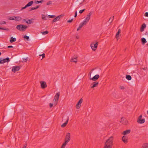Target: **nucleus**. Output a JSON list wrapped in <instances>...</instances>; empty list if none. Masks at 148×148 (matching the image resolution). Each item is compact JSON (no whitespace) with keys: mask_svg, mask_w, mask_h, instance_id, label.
<instances>
[{"mask_svg":"<svg viewBox=\"0 0 148 148\" xmlns=\"http://www.w3.org/2000/svg\"><path fill=\"white\" fill-rule=\"evenodd\" d=\"M121 31V30L120 29H118V32H117V33H116V38H117L119 37V34Z\"/></svg>","mask_w":148,"mask_h":148,"instance_id":"30","label":"nucleus"},{"mask_svg":"<svg viewBox=\"0 0 148 148\" xmlns=\"http://www.w3.org/2000/svg\"><path fill=\"white\" fill-rule=\"evenodd\" d=\"M98 44V42H97L95 44L92 43L91 44L90 47L93 51H95L96 50V49L97 48Z\"/></svg>","mask_w":148,"mask_h":148,"instance_id":"7","label":"nucleus"},{"mask_svg":"<svg viewBox=\"0 0 148 148\" xmlns=\"http://www.w3.org/2000/svg\"><path fill=\"white\" fill-rule=\"evenodd\" d=\"M41 33L43 35H45L48 34V32L47 31H46L44 32H42Z\"/></svg>","mask_w":148,"mask_h":148,"instance_id":"32","label":"nucleus"},{"mask_svg":"<svg viewBox=\"0 0 148 148\" xmlns=\"http://www.w3.org/2000/svg\"><path fill=\"white\" fill-rule=\"evenodd\" d=\"M27 7V6L26 5L25 7H23V8H21V10H22L23 9H25Z\"/></svg>","mask_w":148,"mask_h":148,"instance_id":"50","label":"nucleus"},{"mask_svg":"<svg viewBox=\"0 0 148 148\" xmlns=\"http://www.w3.org/2000/svg\"><path fill=\"white\" fill-rule=\"evenodd\" d=\"M16 39L15 38H13V37H12L10 38V42L11 43H12L16 41Z\"/></svg>","mask_w":148,"mask_h":148,"instance_id":"22","label":"nucleus"},{"mask_svg":"<svg viewBox=\"0 0 148 148\" xmlns=\"http://www.w3.org/2000/svg\"><path fill=\"white\" fill-rule=\"evenodd\" d=\"M142 115H140L138 117L137 119V122L140 124H142L144 123L145 121L144 119H142Z\"/></svg>","mask_w":148,"mask_h":148,"instance_id":"5","label":"nucleus"},{"mask_svg":"<svg viewBox=\"0 0 148 148\" xmlns=\"http://www.w3.org/2000/svg\"><path fill=\"white\" fill-rule=\"evenodd\" d=\"M35 9H36V8H35V7H32L30 8V9L29 11H32V10H35Z\"/></svg>","mask_w":148,"mask_h":148,"instance_id":"45","label":"nucleus"},{"mask_svg":"<svg viewBox=\"0 0 148 148\" xmlns=\"http://www.w3.org/2000/svg\"><path fill=\"white\" fill-rule=\"evenodd\" d=\"M141 40L142 42V44L143 45H144L147 42V41L145 38H141Z\"/></svg>","mask_w":148,"mask_h":148,"instance_id":"23","label":"nucleus"},{"mask_svg":"<svg viewBox=\"0 0 148 148\" xmlns=\"http://www.w3.org/2000/svg\"><path fill=\"white\" fill-rule=\"evenodd\" d=\"M58 100H56V99H53V103H54V107L56 106L58 102Z\"/></svg>","mask_w":148,"mask_h":148,"instance_id":"25","label":"nucleus"},{"mask_svg":"<svg viewBox=\"0 0 148 148\" xmlns=\"http://www.w3.org/2000/svg\"><path fill=\"white\" fill-rule=\"evenodd\" d=\"M6 24V22L5 21H3L2 22H1L0 23V25H2V24Z\"/></svg>","mask_w":148,"mask_h":148,"instance_id":"38","label":"nucleus"},{"mask_svg":"<svg viewBox=\"0 0 148 148\" xmlns=\"http://www.w3.org/2000/svg\"><path fill=\"white\" fill-rule=\"evenodd\" d=\"M1 55V53L0 52V56Z\"/></svg>","mask_w":148,"mask_h":148,"instance_id":"57","label":"nucleus"},{"mask_svg":"<svg viewBox=\"0 0 148 148\" xmlns=\"http://www.w3.org/2000/svg\"><path fill=\"white\" fill-rule=\"evenodd\" d=\"M120 122L122 124L125 125H127L128 123V121L127 119L123 117H122L121 119V120L120 121Z\"/></svg>","mask_w":148,"mask_h":148,"instance_id":"6","label":"nucleus"},{"mask_svg":"<svg viewBox=\"0 0 148 148\" xmlns=\"http://www.w3.org/2000/svg\"><path fill=\"white\" fill-rule=\"evenodd\" d=\"M45 54L44 53H43L42 54L40 55L39 56H42V58H44L45 57Z\"/></svg>","mask_w":148,"mask_h":148,"instance_id":"43","label":"nucleus"},{"mask_svg":"<svg viewBox=\"0 0 148 148\" xmlns=\"http://www.w3.org/2000/svg\"><path fill=\"white\" fill-rule=\"evenodd\" d=\"M52 1H48L47 3V5H49L50 4H52Z\"/></svg>","mask_w":148,"mask_h":148,"instance_id":"35","label":"nucleus"},{"mask_svg":"<svg viewBox=\"0 0 148 148\" xmlns=\"http://www.w3.org/2000/svg\"><path fill=\"white\" fill-rule=\"evenodd\" d=\"M142 148H148V143L143 144Z\"/></svg>","mask_w":148,"mask_h":148,"instance_id":"28","label":"nucleus"},{"mask_svg":"<svg viewBox=\"0 0 148 148\" xmlns=\"http://www.w3.org/2000/svg\"><path fill=\"white\" fill-rule=\"evenodd\" d=\"M15 16H11L9 17V19L12 20H14Z\"/></svg>","mask_w":148,"mask_h":148,"instance_id":"33","label":"nucleus"},{"mask_svg":"<svg viewBox=\"0 0 148 148\" xmlns=\"http://www.w3.org/2000/svg\"><path fill=\"white\" fill-rule=\"evenodd\" d=\"M98 82H94L92 83L91 84V88H92L95 87H97L98 86Z\"/></svg>","mask_w":148,"mask_h":148,"instance_id":"12","label":"nucleus"},{"mask_svg":"<svg viewBox=\"0 0 148 148\" xmlns=\"http://www.w3.org/2000/svg\"><path fill=\"white\" fill-rule=\"evenodd\" d=\"M0 29L8 30V28H3L0 27Z\"/></svg>","mask_w":148,"mask_h":148,"instance_id":"44","label":"nucleus"},{"mask_svg":"<svg viewBox=\"0 0 148 148\" xmlns=\"http://www.w3.org/2000/svg\"><path fill=\"white\" fill-rule=\"evenodd\" d=\"M42 18L43 20H46V17L44 15L42 14Z\"/></svg>","mask_w":148,"mask_h":148,"instance_id":"36","label":"nucleus"},{"mask_svg":"<svg viewBox=\"0 0 148 148\" xmlns=\"http://www.w3.org/2000/svg\"><path fill=\"white\" fill-rule=\"evenodd\" d=\"M113 19L114 16H112L110 17V18L108 20V21L110 23H111L113 21Z\"/></svg>","mask_w":148,"mask_h":148,"instance_id":"31","label":"nucleus"},{"mask_svg":"<svg viewBox=\"0 0 148 148\" xmlns=\"http://www.w3.org/2000/svg\"><path fill=\"white\" fill-rule=\"evenodd\" d=\"M27 146V144L25 145L23 147V148H26Z\"/></svg>","mask_w":148,"mask_h":148,"instance_id":"54","label":"nucleus"},{"mask_svg":"<svg viewBox=\"0 0 148 148\" xmlns=\"http://www.w3.org/2000/svg\"><path fill=\"white\" fill-rule=\"evenodd\" d=\"M126 79L129 80H131L132 79L131 76L130 75H126Z\"/></svg>","mask_w":148,"mask_h":148,"instance_id":"27","label":"nucleus"},{"mask_svg":"<svg viewBox=\"0 0 148 148\" xmlns=\"http://www.w3.org/2000/svg\"><path fill=\"white\" fill-rule=\"evenodd\" d=\"M92 14L91 12H90L87 15L85 19L82 22L84 24L86 25L87 23L88 22L90 19V16Z\"/></svg>","mask_w":148,"mask_h":148,"instance_id":"4","label":"nucleus"},{"mask_svg":"<svg viewBox=\"0 0 148 148\" xmlns=\"http://www.w3.org/2000/svg\"><path fill=\"white\" fill-rule=\"evenodd\" d=\"M61 16V15H59V16H58L56 18H54L53 19V20L52 21L53 22H56L57 21H59L60 19V17Z\"/></svg>","mask_w":148,"mask_h":148,"instance_id":"18","label":"nucleus"},{"mask_svg":"<svg viewBox=\"0 0 148 148\" xmlns=\"http://www.w3.org/2000/svg\"><path fill=\"white\" fill-rule=\"evenodd\" d=\"M71 140V135L69 133H68L65 137V142L63 143L60 148H65L66 145Z\"/></svg>","mask_w":148,"mask_h":148,"instance_id":"2","label":"nucleus"},{"mask_svg":"<svg viewBox=\"0 0 148 148\" xmlns=\"http://www.w3.org/2000/svg\"><path fill=\"white\" fill-rule=\"evenodd\" d=\"M22 18L19 16H15L14 20L16 21H19L21 20Z\"/></svg>","mask_w":148,"mask_h":148,"instance_id":"21","label":"nucleus"},{"mask_svg":"<svg viewBox=\"0 0 148 148\" xmlns=\"http://www.w3.org/2000/svg\"><path fill=\"white\" fill-rule=\"evenodd\" d=\"M34 2L33 1H31L29 2L26 5L27 7L30 6L32 5V4Z\"/></svg>","mask_w":148,"mask_h":148,"instance_id":"26","label":"nucleus"},{"mask_svg":"<svg viewBox=\"0 0 148 148\" xmlns=\"http://www.w3.org/2000/svg\"><path fill=\"white\" fill-rule=\"evenodd\" d=\"M41 87L42 89H44L47 87V85L46 82L44 81H42L40 82Z\"/></svg>","mask_w":148,"mask_h":148,"instance_id":"10","label":"nucleus"},{"mask_svg":"<svg viewBox=\"0 0 148 148\" xmlns=\"http://www.w3.org/2000/svg\"><path fill=\"white\" fill-rule=\"evenodd\" d=\"M49 16H50V17L51 18H53L56 16L54 15H49Z\"/></svg>","mask_w":148,"mask_h":148,"instance_id":"46","label":"nucleus"},{"mask_svg":"<svg viewBox=\"0 0 148 148\" xmlns=\"http://www.w3.org/2000/svg\"><path fill=\"white\" fill-rule=\"evenodd\" d=\"M145 16H146L148 17V12H145Z\"/></svg>","mask_w":148,"mask_h":148,"instance_id":"51","label":"nucleus"},{"mask_svg":"<svg viewBox=\"0 0 148 148\" xmlns=\"http://www.w3.org/2000/svg\"><path fill=\"white\" fill-rule=\"evenodd\" d=\"M20 69L19 66H15L12 67V71L14 73H15L16 71H18Z\"/></svg>","mask_w":148,"mask_h":148,"instance_id":"8","label":"nucleus"},{"mask_svg":"<svg viewBox=\"0 0 148 148\" xmlns=\"http://www.w3.org/2000/svg\"><path fill=\"white\" fill-rule=\"evenodd\" d=\"M73 20V18H72L70 20H68L67 21V22L68 23H71V22Z\"/></svg>","mask_w":148,"mask_h":148,"instance_id":"48","label":"nucleus"},{"mask_svg":"<svg viewBox=\"0 0 148 148\" xmlns=\"http://www.w3.org/2000/svg\"><path fill=\"white\" fill-rule=\"evenodd\" d=\"M114 139L113 136L110 137L105 142L103 148H112Z\"/></svg>","mask_w":148,"mask_h":148,"instance_id":"1","label":"nucleus"},{"mask_svg":"<svg viewBox=\"0 0 148 148\" xmlns=\"http://www.w3.org/2000/svg\"><path fill=\"white\" fill-rule=\"evenodd\" d=\"M130 130H127L125 131H124L122 133V134L124 135H126L127 134H129L130 133Z\"/></svg>","mask_w":148,"mask_h":148,"instance_id":"17","label":"nucleus"},{"mask_svg":"<svg viewBox=\"0 0 148 148\" xmlns=\"http://www.w3.org/2000/svg\"><path fill=\"white\" fill-rule=\"evenodd\" d=\"M53 106H54V103H49V107L51 108Z\"/></svg>","mask_w":148,"mask_h":148,"instance_id":"39","label":"nucleus"},{"mask_svg":"<svg viewBox=\"0 0 148 148\" xmlns=\"http://www.w3.org/2000/svg\"><path fill=\"white\" fill-rule=\"evenodd\" d=\"M1 59L0 58V64H3L5 62H8L10 61V58L8 57L2 60H1Z\"/></svg>","mask_w":148,"mask_h":148,"instance_id":"9","label":"nucleus"},{"mask_svg":"<svg viewBox=\"0 0 148 148\" xmlns=\"http://www.w3.org/2000/svg\"><path fill=\"white\" fill-rule=\"evenodd\" d=\"M145 37L147 39L148 38V32H147L145 34Z\"/></svg>","mask_w":148,"mask_h":148,"instance_id":"37","label":"nucleus"},{"mask_svg":"<svg viewBox=\"0 0 148 148\" xmlns=\"http://www.w3.org/2000/svg\"><path fill=\"white\" fill-rule=\"evenodd\" d=\"M13 47L12 46H8V48H12Z\"/></svg>","mask_w":148,"mask_h":148,"instance_id":"52","label":"nucleus"},{"mask_svg":"<svg viewBox=\"0 0 148 148\" xmlns=\"http://www.w3.org/2000/svg\"><path fill=\"white\" fill-rule=\"evenodd\" d=\"M99 77V75H96L94 76L93 77L90 78V79L92 80L93 81H95L97 80Z\"/></svg>","mask_w":148,"mask_h":148,"instance_id":"13","label":"nucleus"},{"mask_svg":"<svg viewBox=\"0 0 148 148\" xmlns=\"http://www.w3.org/2000/svg\"><path fill=\"white\" fill-rule=\"evenodd\" d=\"M39 6L38 5H37V6H36V7H35V8H36V9L38 8H39Z\"/></svg>","mask_w":148,"mask_h":148,"instance_id":"55","label":"nucleus"},{"mask_svg":"<svg viewBox=\"0 0 148 148\" xmlns=\"http://www.w3.org/2000/svg\"><path fill=\"white\" fill-rule=\"evenodd\" d=\"M60 95V92H57L54 97L53 99H56V100H58Z\"/></svg>","mask_w":148,"mask_h":148,"instance_id":"16","label":"nucleus"},{"mask_svg":"<svg viewBox=\"0 0 148 148\" xmlns=\"http://www.w3.org/2000/svg\"><path fill=\"white\" fill-rule=\"evenodd\" d=\"M16 28L21 32H24L27 28V26L24 25L20 24L18 25Z\"/></svg>","mask_w":148,"mask_h":148,"instance_id":"3","label":"nucleus"},{"mask_svg":"<svg viewBox=\"0 0 148 148\" xmlns=\"http://www.w3.org/2000/svg\"><path fill=\"white\" fill-rule=\"evenodd\" d=\"M120 88L121 90H123L125 89V87L123 86H120Z\"/></svg>","mask_w":148,"mask_h":148,"instance_id":"49","label":"nucleus"},{"mask_svg":"<svg viewBox=\"0 0 148 148\" xmlns=\"http://www.w3.org/2000/svg\"><path fill=\"white\" fill-rule=\"evenodd\" d=\"M33 18H31L30 19H28V20H27V24H31L32 23H33Z\"/></svg>","mask_w":148,"mask_h":148,"instance_id":"24","label":"nucleus"},{"mask_svg":"<svg viewBox=\"0 0 148 148\" xmlns=\"http://www.w3.org/2000/svg\"><path fill=\"white\" fill-rule=\"evenodd\" d=\"M146 27V25L145 23L143 24L141 27L140 29V31L143 32L144 31V29Z\"/></svg>","mask_w":148,"mask_h":148,"instance_id":"15","label":"nucleus"},{"mask_svg":"<svg viewBox=\"0 0 148 148\" xmlns=\"http://www.w3.org/2000/svg\"><path fill=\"white\" fill-rule=\"evenodd\" d=\"M83 101L82 98L80 99L79 101L78 102L77 104L76 105V108L78 109L81 106V104Z\"/></svg>","mask_w":148,"mask_h":148,"instance_id":"11","label":"nucleus"},{"mask_svg":"<svg viewBox=\"0 0 148 148\" xmlns=\"http://www.w3.org/2000/svg\"><path fill=\"white\" fill-rule=\"evenodd\" d=\"M77 12L76 11L75 12V15L74 16L75 17H76L77 16Z\"/></svg>","mask_w":148,"mask_h":148,"instance_id":"53","label":"nucleus"},{"mask_svg":"<svg viewBox=\"0 0 148 148\" xmlns=\"http://www.w3.org/2000/svg\"><path fill=\"white\" fill-rule=\"evenodd\" d=\"M69 120V117H68L65 123H63L61 125V127H65L67 124Z\"/></svg>","mask_w":148,"mask_h":148,"instance_id":"20","label":"nucleus"},{"mask_svg":"<svg viewBox=\"0 0 148 148\" xmlns=\"http://www.w3.org/2000/svg\"><path fill=\"white\" fill-rule=\"evenodd\" d=\"M85 9L81 10L79 11V13L81 14L85 10Z\"/></svg>","mask_w":148,"mask_h":148,"instance_id":"42","label":"nucleus"},{"mask_svg":"<svg viewBox=\"0 0 148 148\" xmlns=\"http://www.w3.org/2000/svg\"><path fill=\"white\" fill-rule=\"evenodd\" d=\"M27 20H28V18L23 19V22H25L27 23Z\"/></svg>","mask_w":148,"mask_h":148,"instance_id":"47","label":"nucleus"},{"mask_svg":"<svg viewBox=\"0 0 148 148\" xmlns=\"http://www.w3.org/2000/svg\"><path fill=\"white\" fill-rule=\"evenodd\" d=\"M43 1L42 0H41L40 1H37L35 3L37 4L42 3Z\"/></svg>","mask_w":148,"mask_h":148,"instance_id":"34","label":"nucleus"},{"mask_svg":"<svg viewBox=\"0 0 148 148\" xmlns=\"http://www.w3.org/2000/svg\"><path fill=\"white\" fill-rule=\"evenodd\" d=\"M76 38L78 39L79 37L78 36H76Z\"/></svg>","mask_w":148,"mask_h":148,"instance_id":"56","label":"nucleus"},{"mask_svg":"<svg viewBox=\"0 0 148 148\" xmlns=\"http://www.w3.org/2000/svg\"><path fill=\"white\" fill-rule=\"evenodd\" d=\"M83 23V22H82L80 24L79 27L77 29V31L79 30L84 25H86V24Z\"/></svg>","mask_w":148,"mask_h":148,"instance_id":"19","label":"nucleus"},{"mask_svg":"<svg viewBox=\"0 0 148 148\" xmlns=\"http://www.w3.org/2000/svg\"><path fill=\"white\" fill-rule=\"evenodd\" d=\"M24 38H25L27 40H28L29 39V37L26 35H25L24 36Z\"/></svg>","mask_w":148,"mask_h":148,"instance_id":"40","label":"nucleus"},{"mask_svg":"<svg viewBox=\"0 0 148 148\" xmlns=\"http://www.w3.org/2000/svg\"><path fill=\"white\" fill-rule=\"evenodd\" d=\"M28 58H23V61H22V62H26L27 61Z\"/></svg>","mask_w":148,"mask_h":148,"instance_id":"41","label":"nucleus"},{"mask_svg":"<svg viewBox=\"0 0 148 148\" xmlns=\"http://www.w3.org/2000/svg\"><path fill=\"white\" fill-rule=\"evenodd\" d=\"M122 140L125 143H127V137L126 136H123L122 137Z\"/></svg>","mask_w":148,"mask_h":148,"instance_id":"14","label":"nucleus"},{"mask_svg":"<svg viewBox=\"0 0 148 148\" xmlns=\"http://www.w3.org/2000/svg\"><path fill=\"white\" fill-rule=\"evenodd\" d=\"M77 58H74L71 59V62H74L75 63H76L77 62Z\"/></svg>","mask_w":148,"mask_h":148,"instance_id":"29","label":"nucleus"}]
</instances>
